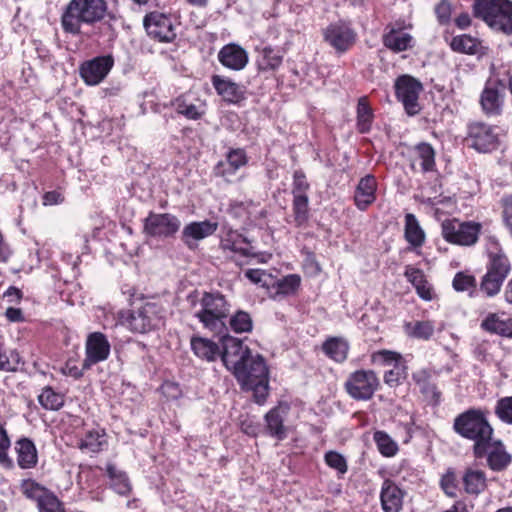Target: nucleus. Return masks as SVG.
Returning <instances> with one entry per match:
<instances>
[{
    "label": "nucleus",
    "mask_w": 512,
    "mask_h": 512,
    "mask_svg": "<svg viewBox=\"0 0 512 512\" xmlns=\"http://www.w3.org/2000/svg\"><path fill=\"white\" fill-rule=\"evenodd\" d=\"M230 304L219 291L203 292L197 300L192 301V313L204 329L215 334L226 330L230 314Z\"/></svg>",
    "instance_id": "1"
},
{
    "label": "nucleus",
    "mask_w": 512,
    "mask_h": 512,
    "mask_svg": "<svg viewBox=\"0 0 512 512\" xmlns=\"http://www.w3.org/2000/svg\"><path fill=\"white\" fill-rule=\"evenodd\" d=\"M107 11L105 0H71L61 15V27L67 34L78 36L82 25L101 21Z\"/></svg>",
    "instance_id": "2"
},
{
    "label": "nucleus",
    "mask_w": 512,
    "mask_h": 512,
    "mask_svg": "<svg viewBox=\"0 0 512 512\" xmlns=\"http://www.w3.org/2000/svg\"><path fill=\"white\" fill-rule=\"evenodd\" d=\"M488 412L478 408H470L456 416L453 430L464 439L474 442L473 449L480 453L482 444L490 440L494 429L489 423Z\"/></svg>",
    "instance_id": "3"
},
{
    "label": "nucleus",
    "mask_w": 512,
    "mask_h": 512,
    "mask_svg": "<svg viewBox=\"0 0 512 512\" xmlns=\"http://www.w3.org/2000/svg\"><path fill=\"white\" fill-rule=\"evenodd\" d=\"M233 374L244 389L253 391L258 404L265 402L268 396L269 372L261 355H251Z\"/></svg>",
    "instance_id": "4"
},
{
    "label": "nucleus",
    "mask_w": 512,
    "mask_h": 512,
    "mask_svg": "<svg viewBox=\"0 0 512 512\" xmlns=\"http://www.w3.org/2000/svg\"><path fill=\"white\" fill-rule=\"evenodd\" d=\"M473 10L475 17L482 19L492 29L512 34L511 0H476Z\"/></svg>",
    "instance_id": "5"
},
{
    "label": "nucleus",
    "mask_w": 512,
    "mask_h": 512,
    "mask_svg": "<svg viewBox=\"0 0 512 512\" xmlns=\"http://www.w3.org/2000/svg\"><path fill=\"white\" fill-rule=\"evenodd\" d=\"M164 310L156 302H145L121 314L122 323L133 333L146 334L157 329L163 320Z\"/></svg>",
    "instance_id": "6"
},
{
    "label": "nucleus",
    "mask_w": 512,
    "mask_h": 512,
    "mask_svg": "<svg viewBox=\"0 0 512 512\" xmlns=\"http://www.w3.org/2000/svg\"><path fill=\"white\" fill-rule=\"evenodd\" d=\"M19 488L26 499L35 503L38 512H68L65 503L52 490L34 479H23Z\"/></svg>",
    "instance_id": "7"
},
{
    "label": "nucleus",
    "mask_w": 512,
    "mask_h": 512,
    "mask_svg": "<svg viewBox=\"0 0 512 512\" xmlns=\"http://www.w3.org/2000/svg\"><path fill=\"white\" fill-rule=\"evenodd\" d=\"M482 230V224L476 221H460L456 218L446 219L441 224V234L450 244L462 247L474 246Z\"/></svg>",
    "instance_id": "8"
},
{
    "label": "nucleus",
    "mask_w": 512,
    "mask_h": 512,
    "mask_svg": "<svg viewBox=\"0 0 512 512\" xmlns=\"http://www.w3.org/2000/svg\"><path fill=\"white\" fill-rule=\"evenodd\" d=\"M371 361L377 366H391L384 373V383L389 387L399 386L407 377V366L400 353L390 350H379L371 356Z\"/></svg>",
    "instance_id": "9"
},
{
    "label": "nucleus",
    "mask_w": 512,
    "mask_h": 512,
    "mask_svg": "<svg viewBox=\"0 0 512 512\" xmlns=\"http://www.w3.org/2000/svg\"><path fill=\"white\" fill-rule=\"evenodd\" d=\"M380 385L379 378L372 370H357L345 382L346 392L355 400H369Z\"/></svg>",
    "instance_id": "10"
},
{
    "label": "nucleus",
    "mask_w": 512,
    "mask_h": 512,
    "mask_svg": "<svg viewBox=\"0 0 512 512\" xmlns=\"http://www.w3.org/2000/svg\"><path fill=\"white\" fill-rule=\"evenodd\" d=\"M396 98L404 106L406 113L410 116L416 115L420 111L419 95L423 90L422 83L410 76H399L394 84Z\"/></svg>",
    "instance_id": "11"
},
{
    "label": "nucleus",
    "mask_w": 512,
    "mask_h": 512,
    "mask_svg": "<svg viewBox=\"0 0 512 512\" xmlns=\"http://www.w3.org/2000/svg\"><path fill=\"white\" fill-rule=\"evenodd\" d=\"M323 38L336 53L344 54L356 43L357 33L352 28L351 24L344 21H337L329 24L323 30Z\"/></svg>",
    "instance_id": "12"
},
{
    "label": "nucleus",
    "mask_w": 512,
    "mask_h": 512,
    "mask_svg": "<svg viewBox=\"0 0 512 512\" xmlns=\"http://www.w3.org/2000/svg\"><path fill=\"white\" fill-rule=\"evenodd\" d=\"M477 452L476 449H473L475 458L481 459L485 457L487 465L492 471H504L512 462V455L507 452L503 442L499 439H494L493 436L482 444L480 453Z\"/></svg>",
    "instance_id": "13"
},
{
    "label": "nucleus",
    "mask_w": 512,
    "mask_h": 512,
    "mask_svg": "<svg viewBox=\"0 0 512 512\" xmlns=\"http://www.w3.org/2000/svg\"><path fill=\"white\" fill-rule=\"evenodd\" d=\"M179 218L170 213H149L144 221V232L155 238H169L180 229Z\"/></svg>",
    "instance_id": "14"
},
{
    "label": "nucleus",
    "mask_w": 512,
    "mask_h": 512,
    "mask_svg": "<svg viewBox=\"0 0 512 512\" xmlns=\"http://www.w3.org/2000/svg\"><path fill=\"white\" fill-rule=\"evenodd\" d=\"M505 99V85L497 80H488L480 94L479 103L482 112L488 116H499L502 114Z\"/></svg>",
    "instance_id": "15"
},
{
    "label": "nucleus",
    "mask_w": 512,
    "mask_h": 512,
    "mask_svg": "<svg viewBox=\"0 0 512 512\" xmlns=\"http://www.w3.org/2000/svg\"><path fill=\"white\" fill-rule=\"evenodd\" d=\"M143 25L148 35L160 42H172L176 32L170 15L153 11L145 15Z\"/></svg>",
    "instance_id": "16"
},
{
    "label": "nucleus",
    "mask_w": 512,
    "mask_h": 512,
    "mask_svg": "<svg viewBox=\"0 0 512 512\" xmlns=\"http://www.w3.org/2000/svg\"><path fill=\"white\" fill-rule=\"evenodd\" d=\"M114 66L111 55L97 56L86 60L79 66V74L85 84L95 86L100 84Z\"/></svg>",
    "instance_id": "17"
},
{
    "label": "nucleus",
    "mask_w": 512,
    "mask_h": 512,
    "mask_svg": "<svg viewBox=\"0 0 512 512\" xmlns=\"http://www.w3.org/2000/svg\"><path fill=\"white\" fill-rule=\"evenodd\" d=\"M222 346L221 360L232 373L242 364H245L252 355L250 349L243 344L242 340L229 335L222 337Z\"/></svg>",
    "instance_id": "18"
},
{
    "label": "nucleus",
    "mask_w": 512,
    "mask_h": 512,
    "mask_svg": "<svg viewBox=\"0 0 512 512\" xmlns=\"http://www.w3.org/2000/svg\"><path fill=\"white\" fill-rule=\"evenodd\" d=\"M466 141L470 147L479 152H490L498 145L495 129L483 122H473L468 125Z\"/></svg>",
    "instance_id": "19"
},
{
    "label": "nucleus",
    "mask_w": 512,
    "mask_h": 512,
    "mask_svg": "<svg viewBox=\"0 0 512 512\" xmlns=\"http://www.w3.org/2000/svg\"><path fill=\"white\" fill-rule=\"evenodd\" d=\"M111 346L107 337L101 332H92L87 336L85 343V358L82 366L84 370L103 362L110 355Z\"/></svg>",
    "instance_id": "20"
},
{
    "label": "nucleus",
    "mask_w": 512,
    "mask_h": 512,
    "mask_svg": "<svg viewBox=\"0 0 512 512\" xmlns=\"http://www.w3.org/2000/svg\"><path fill=\"white\" fill-rule=\"evenodd\" d=\"M486 270L505 280L511 272V262L501 247L499 241L492 237L487 248Z\"/></svg>",
    "instance_id": "21"
},
{
    "label": "nucleus",
    "mask_w": 512,
    "mask_h": 512,
    "mask_svg": "<svg viewBox=\"0 0 512 512\" xmlns=\"http://www.w3.org/2000/svg\"><path fill=\"white\" fill-rule=\"evenodd\" d=\"M220 248L226 254H233V258H250L257 256L249 240L236 230L230 229L223 235L220 241Z\"/></svg>",
    "instance_id": "22"
},
{
    "label": "nucleus",
    "mask_w": 512,
    "mask_h": 512,
    "mask_svg": "<svg viewBox=\"0 0 512 512\" xmlns=\"http://www.w3.org/2000/svg\"><path fill=\"white\" fill-rule=\"evenodd\" d=\"M247 163L248 157L244 149H230L226 154L225 160H221L215 165L213 173L215 176L230 182L237 171Z\"/></svg>",
    "instance_id": "23"
},
{
    "label": "nucleus",
    "mask_w": 512,
    "mask_h": 512,
    "mask_svg": "<svg viewBox=\"0 0 512 512\" xmlns=\"http://www.w3.org/2000/svg\"><path fill=\"white\" fill-rule=\"evenodd\" d=\"M218 228L217 222L209 220L195 221L184 226L181 240L190 250L198 247V242L213 235Z\"/></svg>",
    "instance_id": "24"
},
{
    "label": "nucleus",
    "mask_w": 512,
    "mask_h": 512,
    "mask_svg": "<svg viewBox=\"0 0 512 512\" xmlns=\"http://www.w3.org/2000/svg\"><path fill=\"white\" fill-rule=\"evenodd\" d=\"M382 43L390 51L400 53L412 49L415 46V39L400 26L387 25L382 35Z\"/></svg>",
    "instance_id": "25"
},
{
    "label": "nucleus",
    "mask_w": 512,
    "mask_h": 512,
    "mask_svg": "<svg viewBox=\"0 0 512 512\" xmlns=\"http://www.w3.org/2000/svg\"><path fill=\"white\" fill-rule=\"evenodd\" d=\"M217 58L222 66L233 71L244 69L249 61L247 51L236 43L224 45L219 50Z\"/></svg>",
    "instance_id": "26"
},
{
    "label": "nucleus",
    "mask_w": 512,
    "mask_h": 512,
    "mask_svg": "<svg viewBox=\"0 0 512 512\" xmlns=\"http://www.w3.org/2000/svg\"><path fill=\"white\" fill-rule=\"evenodd\" d=\"M405 491L395 482L385 479L381 486L380 502L384 512H400L403 508Z\"/></svg>",
    "instance_id": "27"
},
{
    "label": "nucleus",
    "mask_w": 512,
    "mask_h": 512,
    "mask_svg": "<svg viewBox=\"0 0 512 512\" xmlns=\"http://www.w3.org/2000/svg\"><path fill=\"white\" fill-rule=\"evenodd\" d=\"M288 412L289 406L285 403H280L266 413V429L271 437L280 441L287 437V428L284 425V419Z\"/></svg>",
    "instance_id": "28"
},
{
    "label": "nucleus",
    "mask_w": 512,
    "mask_h": 512,
    "mask_svg": "<svg viewBox=\"0 0 512 512\" xmlns=\"http://www.w3.org/2000/svg\"><path fill=\"white\" fill-rule=\"evenodd\" d=\"M211 83L225 102L236 104L245 98L243 87L227 77L213 75Z\"/></svg>",
    "instance_id": "29"
},
{
    "label": "nucleus",
    "mask_w": 512,
    "mask_h": 512,
    "mask_svg": "<svg viewBox=\"0 0 512 512\" xmlns=\"http://www.w3.org/2000/svg\"><path fill=\"white\" fill-rule=\"evenodd\" d=\"M377 181L373 175L362 177L355 189L354 203L356 207L365 211L376 200Z\"/></svg>",
    "instance_id": "30"
},
{
    "label": "nucleus",
    "mask_w": 512,
    "mask_h": 512,
    "mask_svg": "<svg viewBox=\"0 0 512 512\" xmlns=\"http://www.w3.org/2000/svg\"><path fill=\"white\" fill-rule=\"evenodd\" d=\"M14 445L18 466L21 469L35 468L38 463V451L34 442L27 437H21Z\"/></svg>",
    "instance_id": "31"
},
{
    "label": "nucleus",
    "mask_w": 512,
    "mask_h": 512,
    "mask_svg": "<svg viewBox=\"0 0 512 512\" xmlns=\"http://www.w3.org/2000/svg\"><path fill=\"white\" fill-rule=\"evenodd\" d=\"M412 379L419 388L422 395L434 404L440 402L441 393L436 384L432 381V373L429 369L422 368L412 374Z\"/></svg>",
    "instance_id": "32"
},
{
    "label": "nucleus",
    "mask_w": 512,
    "mask_h": 512,
    "mask_svg": "<svg viewBox=\"0 0 512 512\" xmlns=\"http://www.w3.org/2000/svg\"><path fill=\"white\" fill-rule=\"evenodd\" d=\"M486 332L512 338V319L496 313H489L481 322Z\"/></svg>",
    "instance_id": "33"
},
{
    "label": "nucleus",
    "mask_w": 512,
    "mask_h": 512,
    "mask_svg": "<svg viewBox=\"0 0 512 512\" xmlns=\"http://www.w3.org/2000/svg\"><path fill=\"white\" fill-rule=\"evenodd\" d=\"M105 470L109 478L110 488L121 496H128L132 491V485L126 472L113 463H108Z\"/></svg>",
    "instance_id": "34"
},
{
    "label": "nucleus",
    "mask_w": 512,
    "mask_h": 512,
    "mask_svg": "<svg viewBox=\"0 0 512 512\" xmlns=\"http://www.w3.org/2000/svg\"><path fill=\"white\" fill-rule=\"evenodd\" d=\"M191 349L198 358L208 362L215 361L221 354L217 343L203 337H192Z\"/></svg>",
    "instance_id": "35"
},
{
    "label": "nucleus",
    "mask_w": 512,
    "mask_h": 512,
    "mask_svg": "<svg viewBox=\"0 0 512 512\" xmlns=\"http://www.w3.org/2000/svg\"><path fill=\"white\" fill-rule=\"evenodd\" d=\"M107 445L106 432L102 428L87 431L80 439L78 447L82 451L98 453Z\"/></svg>",
    "instance_id": "36"
},
{
    "label": "nucleus",
    "mask_w": 512,
    "mask_h": 512,
    "mask_svg": "<svg viewBox=\"0 0 512 512\" xmlns=\"http://www.w3.org/2000/svg\"><path fill=\"white\" fill-rule=\"evenodd\" d=\"M462 482L466 493L478 495L487 487V478L484 471L468 468L465 470Z\"/></svg>",
    "instance_id": "37"
},
{
    "label": "nucleus",
    "mask_w": 512,
    "mask_h": 512,
    "mask_svg": "<svg viewBox=\"0 0 512 512\" xmlns=\"http://www.w3.org/2000/svg\"><path fill=\"white\" fill-rule=\"evenodd\" d=\"M175 110L190 120H198L205 114V105L199 99L190 101L187 96H180L174 102Z\"/></svg>",
    "instance_id": "38"
},
{
    "label": "nucleus",
    "mask_w": 512,
    "mask_h": 512,
    "mask_svg": "<svg viewBox=\"0 0 512 512\" xmlns=\"http://www.w3.org/2000/svg\"><path fill=\"white\" fill-rule=\"evenodd\" d=\"M404 237L414 248L421 247L425 242V232L421 228L416 216L412 213L405 215Z\"/></svg>",
    "instance_id": "39"
},
{
    "label": "nucleus",
    "mask_w": 512,
    "mask_h": 512,
    "mask_svg": "<svg viewBox=\"0 0 512 512\" xmlns=\"http://www.w3.org/2000/svg\"><path fill=\"white\" fill-rule=\"evenodd\" d=\"M322 350L330 359L342 363L347 359L349 344L342 337H330L323 343Z\"/></svg>",
    "instance_id": "40"
},
{
    "label": "nucleus",
    "mask_w": 512,
    "mask_h": 512,
    "mask_svg": "<svg viewBox=\"0 0 512 512\" xmlns=\"http://www.w3.org/2000/svg\"><path fill=\"white\" fill-rule=\"evenodd\" d=\"M282 61L283 55L279 50L271 47H264L258 52L256 64L259 71L268 72L278 69L282 64Z\"/></svg>",
    "instance_id": "41"
},
{
    "label": "nucleus",
    "mask_w": 512,
    "mask_h": 512,
    "mask_svg": "<svg viewBox=\"0 0 512 512\" xmlns=\"http://www.w3.org/2000/svg\"><path fill=\"white\" fill-rule=\"evenodd\" d=\"M403 327L407 336L420 340H429L435 331V324L431 320L406 322Z\"/></svg>",
    "instance_id": "42"
},
{
    "label": "nucleus",
    "mask_w": 512,
    "mask_h": 512,
    "mask_svg": "<svg viewBox=\"0 0 512 512\" xmlns=\"http://www.w3.org/2000/svg\"><path fill=\"white\" fill-rule=\"evenodd\" d=\"M357 130L362 133H368L373 123V111L370 107L367 97H361L357 104Z\"/></svg>",
    "instance_id": "43"
},
{
    "label": "nucleus",
    "mask_w": 512,
    "mask_h": 512,
    "mask_svg": "<svg viewBox=\"0 0 512 512\" xmlns=\"http://www.w3.org/2000/svg\"><path fill=\"white\" fill-rule=\"evenodd\" d=\"M293 222L296 227L304 226L309 219L308 196H295L292 202Z\"/></svg>",
    "instance_id": "44"
},
{
    "label": "nucleus",
    "mask_w": 512,
    "mask_h": 512,
    "mask_svg": "<svg viewBox=\"0 0 512 512\" xmlns=\"http://www.w3.org/2000/svg\"><path fill=\"white\" fill-rule=\"evenodd\" d=\"M38 402L46 410H59L64 405V396L46 386L39 394Z\"/></svg>",
    "instance_id": "45"
},
{
    "label": "nucleus",
    "mask_w": 512,
    "mask_h": 512,
    "mask_svg": "<svg viewBox=\"0 0 512 512\" xmlns=\"http://www.w3.org/2000/svg\"><path fill=\"white\" fill-rule=\"evenodd\" d=\"M415 154L417 159L421 161L423 172L433 171L435 168V150L431 144L422 142L415 146Z\"/></svg>",
    "instance_id": "46"
},
{
    "label": "nucleus",
    "mask_w": 512,
    "mask_h": 512,
    "mask_svg": "<svg viewBox=\"0 0 512 512\" xmlns=\"http://www.w3.org/2000/svg\"><path fill=\"white\" fill-rule=\"evenodd\" d=\"M373 440L378 451L384 457H393L399 450L396 441H394L385 431H376L373 435Z\"/></svg>",
    "instance_id": "47"
},
{
    "label": "nucleus",
    "mask_w": 512,
    "mask_h": 512,
    "mask_svg": "<svg viewBox=\"0 0 512 512\" xmlns=\"http://www.w3.org/2000/svg\"><path fill=\"white\" fill-rule=\"evenodd\" d=\"M478 45V40L467 34L455 36L450 42V47L454 52L471 55L477 53Z\"/></svg>",
    "instance_id": "48"
},
{
    "label": "nucleus",
    "mask_w": 512,
    "mask_h": 512,
    "mask_svg": "<svg viewBox=\"0 0 512 512\" xmlns=\"http://www.w3.org/2000/svg\"><path fill=\"white\" fill-rule=\"evenodd\" d=\"M301 284V277L297 274H289L273 284L275 296L277 295H293L296 293Z\"/></svg>",
    "instance_id": "49"
},
{
    "label": "nucleus",
    "mask_w": 512,
    "mask_h": 512,
    "mask_svg": "<svg viewBox=\"0 0 512 512\" xmlns=\"http://www.w3.org/2000/svg\"><path fill=\"white\" fill-rule=\"evenodd\" d=\"M504 281L505 280H503L499 276L494 275L488 270H486V273L483 275L480 281L479 289L487 297H493L500 292Z\"/></svg>",
    "instance_id": "50"
},
{
    "label": "nucleus",
    "mask_w": 512,
    "mask_h": 512,
    "mask_svg": "<svg viewBox=\"0 0 512 512\" xmlns=\"http://www.w3.org/2000/svg\"><path fill=\"white\" fill-rule=\"evenodd\" d=\"M229 325L235 333H247L252 331L253 321L248 312L238 310L230 317Z\"/></svg>",
    "instance_id": "51"
},
{
    "label": "nucleus",
    "mask_w": 512,
    "mask_h": 512,
    "mask_svg": "<svg viewBox=\"0 0 512 512\" xmlns=\"http://www.w3.org/2000/svg\"><path fill=\"white\" fill-rule=\"evenodd\" d=\"M11 447V440L5 427L0 423V465L10 469L13 467V460L8 452Z\"/></svg>",
    "instance_id": "52"
},
{
    "label": "nucleus",
    "mask_w": 512,
    "mask_h": 512,
    "mask_svg": "<svg viewBox=\"0 0 512 512\" xmlns=\"http://www.w3.org/2000/svg\"><path fill=\"white\" fill-rule=\"evenodd\" d=\"M452 286L458 292L471 291L470 295L472 296L476 289V278L465 272H457L453 278Z\"/></svg>",
    "instance_id": "53"
},
{
    "label": "nucleus",
    "mask_w": 512,
    "mask_h": 512,
    "mask_svg": "<svg viewBox=\"0 0 512 512\" xmlns=\"http://www.w3.org/2000/svg\"><path fill=\"white\" fill-rule=\"evenodd\" d=\"M494 412L503 423L512 425V396L500 398L496 402Z\"/></svg>",
    "instance_id": "54"
},
{
    "label": "nucleus",
    "mask_w": 512,
    "mask_h": 512,
    "mask_svg": "<svg viewBox=\"0 0 512 512\" xmlns=\"http://www.w3.org/2000/svg\"><path fill=\"white\" fill-rule=\"evenodd\" d=\"M325 463L332 469L336 470L339 475H344L348 470V465L345 457L336 452L328 451L324 455Z\"/></svg>",
    "instance_id": "55"
},
{
    "label": "nucleus",
    "mask_w": 512,
    "mask_h": 512,
    "mask_svg": "<svg viewBox=\"0 0 512 512\" xmlns=\"http://www.w3.org/2000/svg\"><path fill=\"white\" fill-rule=\"evenodd\" d=\"M310 184L306 179V175L302 170H296L293 173L292 195L295 196H308L307 192Z\"/></svg>",
    "instance_id": "56"
},
{
    "label": "nucleus",
    "mask_w": 512,
    "mask_h": 512,
    "mask_svg": "<svg viewBox=\"0 0 512 512\" xmlns=\"http://www.w3.org/2000/svg\"><path fill=\"white\" fill-rule=\"evenodd\" d=\"M440 485L446 495L449 497H456L457 478L453 471L449 470L442 476Z\"/></svg>",
    "instance_id": "57"
},
{
    "label": "nucleus",
    "mask_w": 512,
    "mask_h": 512,
    "mask_svg": "<svg viewBox=\"0 0 512 512\" xmlns=\"http://www.w3.org/2000/svg\"><path fill=\"white\" fill-rule=\"evenodd\" d=\"M404 276L413 285L414 288L422 283H425L427 280L424 272L412 265H407L405 267Z\"/></svg>",
    "instance_id": "58"
},
{
    "label": "nucleus",
    "mask_w": 512,
    "mask_h": 512,
    "mask_svg": "<svg viewBox=\"0 0 512 512\" xmlns=\"http://www.w3.org/2000/svg\"><path fill=\"white\" fill-rule=\"evenodd\" d=\"M452 6L449 0H441L435 7V14L440 24L450 21Z\"/></svg>",
    "instance_id": "59"
},
{
    "label": "nucleus",
    "mask_w": 512,
    "mask_h": 512,
    "mask_svg": "<svg viewBox=\"0 0 512 512\" xmlns=\"http://www.w3.org/2000/svg\"><path fill=\"white\" fill-rule=\"evenodd\" d=\"M245 277L254 284L265 286L267 284L266 279L270 277V275L261 269H248L245 271Z\"/></svg>",
    "instance_id": "60"
},
{
    "label": "nucleus",
    "mask_w": 512,
    "mask_h": 512,
    "mask_svg": "<svg viewBox=\"0 0 512 512\" xmlns=\"http://www.w3.org/2000/svg\"><path fill=\"white\" fill-rule=\"evenodd\" d=\"M416 293L418 296L425 300L430 301L433 298V289L432 286L428 283L426 280L425 283L420 284L419 286L415 287Z\"/></svg>",
    "instance_id": "61"
},
{
    "label": "nucleus",
    "mask_w": 512,
    "mask_h": 512,
    "mask_svg": "<svg viewBox=\"0 0 512 512\" xmlns=\"http://www.w3.org/2000/svg\"><path fill=\"white\" fill-rule=\"evenodd\" d=\"M62 201L63 197L61 193L57 191L46 192L43 196L44 205H55L61 203Z\"/></svg>",
    "instance_id": "62"
},
{
    "label": "nucleus",
    "mask_w": 512,
    "mask_h": 512,
    "mask_svg": "<svg viewBox=\"0 0 512 512\" xmlns=\"http://www.w3.org/2000/svg\"><path fill=\"white\" fill-rule=\"evenodd\" d=\"M5 315L11 322H21L24 320L22 310L19 308L9 307L6 310Z\"/></svg>",
    "instance_id": "63"
},
{
    "label": "nucleus",
    "mask_w": 512,
    "mask_h": 512,
    "mask_svg": "<svg viewBox=\"0 0 512 512\" xmlns=\"http://www.w3.org/2000/svg\"><path fill=\"white\" fill-rule=\"evenodd\" d=\"M455 24L460 29H466L471 24V18L468 13H461L455 19Z\"/></svg>",
    "instance_id": "64"
}]
</instances>
